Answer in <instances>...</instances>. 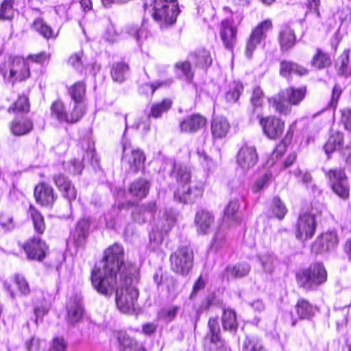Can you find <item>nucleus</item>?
I'll return each instance as SVG.
<instances>
[{
  "mask_svg": "<svg viewBox=\"0 0 351 351\" xmlns=\"http://www.w3.org/2000/svg\"><path fill=\"white\" fill-rule=\"evenodd\" d=\"M137 267L123 263V248L114 244L105 252L102 261L92 271L91 282L95 289L103 295L111 294L117 289L116 304L123 313L135 310L138 291L134 286L137 282Z\"/></svg>",
  "mask_w": 351,
  "mask_h": 351,
  "instance_id": "f257e3e1",
  "label": "nucleus"
},
{
  "mask_svg": "<svg viewBox=\"0 0 351 351\" xmlns=\"http://www.w3.org/2000/svg\"><path fill=\"white\" fill-rule=\"evenodd\" d=\"M306 88L289 87L281 90L278 95L269 99V104L281 114L287 115L291 111V106H298L305 98Z\"/></svg>",
  "mask_w": 351,
  "mask_h": 351,
  "instance_id": "f03ea898",
  "label": "nucleus"
},
{
  "mask_svg": "<svg viewBox=\"0 0 351 351\" xmlns=\"http://www.w3.org/2000/svg\"><path fill=\"white\" fill-rule=\"evenodd\" d=\"M324 206L315 203L310 210H304L298 219L296 224V238L302 241L312 238L316 229L315 217L322 213Z\"/></svg>",
  "mask_w": 351,
  "mask_h": 351,
  "instance_id": "7ed1b4c3",
  "label": "nucleus"
},
{
  "mask_svg": "<svg viewBox=\"0 0 351 351\" xmlns=\"http://www.w3.org/2000/svg\"><path fill=\"white\" fill-rule=\"evenodd\" d=\"M180 9L177 0H154L152 16L161 27L176 23Z\"/></svg>",
  "mask_w": 351,
  "mask_h": 351,
  "instance_id": "20e7f679",
  "label": "nucleus"
},
{
  "mask_svg": "<svg viewBox=\"0 0 351 351\" xmlns=\"http://www.w3.org/2000/svg\"><path fill=\"white\" fill-rule=\"evenodd\" d=\"M0 73L10 82H21L29 77V66L23 58H9L8 61L0 64Z\"/></svg>",
  "mask_w": 351,
  "mask_h": 351,
  "instance_id": "39448f33",
  "label": "nucleus"
},
{
  "mask_svg": "<svg viewBox=\"0 0 351 351\" xmlns=\"http://www.w3.org/2000/svg\"><path fill=\"white\" fill-rule=\"evenodd\" d=\"M297 279L300 286L313 289L326 282L327 271L322 263H315L298 273Z\"/></svg>",
  "mask_w": 351,
  "mask_h": 351,
  "instance_id": "423d86ee",
  "label": "nucleus"
},
{
  "mask_svg": "<svg viewBox=\"0 0 351 351\" xmlns=\"http://www.w3.org/2000/svg\"><path fill=\"white\" fill-rule=\"evenodd\" d=\"M193 254L187 247L178 248L170 256L171 268L176 273L187 274L193 267Z\"/></svg>",
  "mask_w": 351,
  "mask_h": 351,
  "instance_id": "0eeeda50",
  "label": "nucleus"
},
{
  "mask_svg": "<svg viewBox=\"0 0 351 351\" xmlns=\"http://www.w3.org/2000/svg\"><path fill=\"white\" fill-rule=\"evenodd\" d=\"M272 23L269 19L265 20L258 24L252 29L245 45V56L250 59L256 47L267 37V33L271 29Z\"/></svg>",
  "mask_w": 351,
  "mask_h": 351,
  "instance_id": "6e6552de",
  "label": "nucleus"
},
{
  "mask_svg": "<svg viewBox=\"0 0 351 351\" xmlns=\"http://www.w3.org/2000/svg\"><path fill=\"white\" fill-rule=\"evenodd\" d=\"M332 191L342 199H347L350 195V184L343 170L330 169L327 173Z\"/></svg>",
  "mask_w": 351,
  "mask_h": 351,
  "instance_id": "1a4fd4ad",
  "label": "nucleus"
},
{
  "mask_svg": "<svg viewBox=\"0 0 351 351\" xmlns=\"http://www.w3.org/2000/svg\"><path fill=\"white\" fill-rule=\"evenodd\" d=\"M145 161V156L142 150L132 149L126 142L123 143L122 163L127 165L130 171L138 172L143 167Z\"/></svg>",
  "mask_w": 351,
  "mask_h": 351,
  "instance_id": "9d476101",
  "label": "nucleus"
},
{
  "mask_svg": "<svg viewBox=\"0 0 351 351\" xmlns=\"http://www.w3.org/2000/svg\"><path fill=\"white\" fill-rule=\"evenodd\" d=\"M204 191L203 184L196 183L193 186L183 184L179 186L175 193V199L184 204H192L202 197Z\"/></svg>",
  "mask_w": 351,
  "mask_h": 351,
  "instance_id": "9b49d317",
  "label": "nucleus"
},
{
  "mask_svg": "<svg viewBox=\"0 0 351 351\" xmlns=\"http://www.w3.org/2000/svg\"><path fill=\"white\" fill-rule=\"evenodd\" d=\"M209 332L204 343L206 351H224L219 337L220 328L217 319L210 318L208 321Z\"/></svg>",
  "mask_w": 351,
  "mask_h": 351,
  "instance_id": "f8f14e48",
  "label": "nucleus"
},
{
  "mask_svg": "<svg viewBox=\"0 0 351 351\" xmlns=\"http://www.w3.org/2000/svg\"><path fill=\"white\" fill-rule=\"evenodd\" d=\"M259 123L264 134L271 139L280 137L285 128V122L274 116L262 117Z\"/></svg>",
  "mask_w": 351,
  "mask_h": 351,
  "instance_id": "ddd939ff",
  "label": "nucleus"
},
{
  "mask_svg": "<svg viewBox=\"0 0 351 351\" xmlns=\"http://www.w3.org/2000/svg\"><path fill=\"white\" fill-rule=\"evenodd\" d=\"M238 165L244 170L252 168L258 161V154L254 146L245 145L237 154Z\"/></svg>",
  "mask_w": 351,
  "mask_h": 351,
  "instance_id": "4468645a",
  "label": "nucleus"
},
{
  "mask_svg": "<svg viewBox=\"0 0 351 351\" xmlns=\"http://www.w3.org/2000/svg\"><path fill=\"white\" fill-rule=\"evenodd\" d=\"M237 29L234 25L233 19H226L221 21L220 36L226 49H232L237 40Z\"/></svg>",
  "mask_w": 351,
  "mask_h": 351,
  "instance_id": "2eb2a0df",
  "label": "nucleus"
},
{
  "mask_svg": "<svg viewBox=\"0 0 351 351\" xmlns=\"http://www.w3.org/2000/svg\"><path fill=\"white\" fill-rule=\"evenodd\" d=\"M23 248L29 258L38 261H41L45 257L47 250L45 243L35 237L26 242Z\"/></svg>",
  "mask_w": 351,
  "mask_h": 351,
  "instance_id": "dca6fc26",
  "label": "nucleus"
},
{
  "mask_svg": "<svg viewBox=\"0 0 351 351\" xmlns=\"http://www.w3.org/2000/svg\"><path fill=\"white\" fill-rule=\"evenodd\" d=\"M215 221V217L208 210L198 211L195 217V226L198 234H207L210 232Z\"/></svg>",
  "mask_w": 351,
  "mask_h": 351,
  "instance_id": "f3484780",
  "label": "nucleus"
},
{
  "mask_svg": "<svg viewBox=\"0 0 351 351\" xmlns=\"http://www.w3.org/2000/svg\"><path fill=\"white\" fill-rule=\"evenodd\" d=\"M338 243L337 235L335 232L329 231L319 237L313 245V250L316 253L333 250Z\"/></svg>",
  "mask_w": 351,
  "mask_h": 351,
  "instance_id": "a211bd4d",
  "label": "nucleus"
},
{
  "mask_svg": "<svg viewBox=\"0 0 351 351\" xmlns=\"http://www.w3.org/2000/svg\"><path fill=\"white\" fill-rule=\"evenodd\" d=\"M315 308L307 300L300 299L294 307V312L291 313L292 317V326H295L298 319H309L315 314Z\"/></svg>",
  "mask_w": 351,
  "mask_h": 351,
  "instance_id": "6ab92c4d",
  "label": "nucleus"
},
{
  "mask_svg": "<svg viewBox=\"0 0 351 351\" xmlns=\"http://www.w3.org/2000/svg\"><path fill=\"white\" fill-rule=\"evenodd\" d=\"M34 196L38 203L45 206H51L56 198L52 187L45 183L35 187Z\"/></svg>",
  "mask_w": 351,
  "mask_h": 351,
  "instance_id": "aec40b11",
  "label": "nucleus"
},
{
  "mask_svg": "<svg viewBox=\"0 0 351 351\" xmlns=\"http://www.w3.org/2000/svg\"><path fill=\"white\" fill-rule=\"evenodd\" d=\"M53 182L58 189L62 193L64 197L70 202L76 199L77 191L67 178L62 174H58L53 177Z\"/></svg>",
  "mask_w": 351,
  "mask_h": 351,
  "instance_id": "412c9836",
  "label": "nucleus"
},
{
  "mask_svg": "<svg viewBox=\"0 0 351 351\" xmlns=\"http://www.w3.org/2000/svg\"><path fill=\"white\" fill-rule=\"evenodd\" d=\"M77 115L69 116L66 112L64 104L60 101H54L51 106V117L57 119L60 123H75L77 122V119L80 114V111H78Z\"/></svg>",
  "mask_w": 351,
  "mask_h": 351,
  "instance_id": "4be33fe9",
  "label": "nucleus"
},
{
  "mask_svg": "<svg viewBox=\"0 0 351 351\" xmlns=\"http://www.w3.org/2000/svg\"><path fill=\"white\" fill-rule=\"evenodd\" d=\"M206 123V119L199 114H193L184 119L180 125V130L184 132H195L202 129Z\"/></svg>",
  "mask_w": 351,
  "mask_h": 351,
  "instance_id": "5701e85b",
  "label": "nucleus"
},
{
  "mask_svg": "<svg viewBox=\"0 0 351 351\" xmlns=\"http://www.w3.org/2000/svg\"><path fill=\"white\" fill-rule=\"evenodd\" d=\"M83 315V307L81 299L78 296L71 298L67 304V317L70 323L79 322Z\"/></svg>",
  "mask_w": 351,
  "mask_h": 351,
  "instance_id": "b1692460",
  "label": "nucleus"
},
{
  "mask_svg": "<svg viewBox=\"0 0 351 351\" xmlns=\"http://www.w3.org/2000/svg\"><path fill=\"white\" fill-rule=\"evenodd\" d=\"M230 130V124L225 117H218L213 119L211 132L213 138H222L225 137Z\"/></svg>",
  "mask_w": 351,
  "mask_h": 351,
  "instance_id": "393cba45",
  "label": "nucleus"
},
{
  "mask_svg": "<svg viewBox=\"0 0 351 351\" xmlns=\"http://www.w3.org/2000/svg\"><path fill=\"white\" fill-rule=\"evenodd\" d=\"M156 209V204L150 203L148 205H140L135 207L132 211V217L134 220L138 223L145 222L148 217L153 215Z\"/></svg>",
  "mask_w": 351,
  "mask_h": 351,
  "instance_id": "a878e982",
  "label": "nucleus"
},
{
  "mask_svg": "<svg viewBox=\"0 0 351 351\" xmlns=\"http://www.w3.org/2000/svg\"><path fill=\"white\" fill-rule=\"evenodd\" d=\"M11 131L15 136H23L28 134L33 129V123L29 119H15L12 122Z\"/></svg>",
  "mask_w": 351,
  "mask_h": 351,
  "instance_id": "bb28decb",
  "label": "nucleus"
},
{
  "mask_svg": "<svg viewBox=\"0 0 351 351\" xmlns=\"http://www.w3.org/2000/svg\"><path fill=\"white\" fill-rule=\"evenodd\" d=\"M32 27L35 32L47 40L56 38L57 36V33L52 29L43 19L38 18L35 19Z\"/></svg>",
  "mask_w": 351,
  "mask_h": 351,
  "instance_id": "cd10ccee",
  "label": "nucleus"
},
{
  "mask_svg": "<svg viewBox=\"0 0 351 351\" xmlns=\"http://www.w3.org/2000/svg\"><path fill=\"white\" fill-rule=\"evenodd\" d=\"M89 227L90 221L88 219H82L78 221L74 234V241L78 247L84 245Z\"/></svg>",
  "mask_w": 351,
  "mask_h": 351,
  "instance_id": "c85d7f7f",
  "label": "nucleus"
},
{
  "mask_svg": "<svg viewBox=\"0 0 351 351\" xmlns=\"http://www.w3.org/2000/svg\"><path fill=\"white\" fill-rule=\"evenodd\" d=\"M280 74L283 76L294 73L299 75H304L308 73V70L294 62L282 61L280 63Z\"/></svg>",
  "mask_w": 351,
  "mask_h": 351,
  "instance_id": "c756f323",
  "label": "nucleus"
},
{
  "mask_svg": "<svg viewBox=\"0 0 351 351\" xmlns=\"http://www.w3.org/2000/svg\"><path fill=\"white\" fill-rule=\"evenodd\" d=\"M149 183L144 179H138L131 184L130 192L138 198L145 197L149 190Z\"/></svg>",
  "mask_w": 351,
  "mask_h": 351,
  "instance_id": "7c9ffc66",
  "label": "nucleus"
},
{
  "mask_svg": "<svg viewBox=\"0 0 351 351\" xmlns=\"http://www.w3.org/2000/svg\"><path fill=\"white\" fill-rule=\"evenodd\" d=\"M280 43L284 51H287L293 47L295 43L293 31L288 27L283 28L280 33Z\"/></svg>",
  "mask_w": 351,
  "mask_h": 351,
  "instance_id": "2f4dec72",
  "label": "nucleus"
},
{
  "mask_svg": "<svg viewBox=\"0 0 351 351\" xmlns=\"http://www.w3.org/2000/svg\"><path fill=\"white\" fill-rule=\"evenodd\" d=\"M251 267L248 263H242L235 265H230L226 267L228 276L232 278H242L247 276L250 271Z\"/></svg>",
  "mask_w": 351,
  "mask_h": 351,
  "instance_id": "473e14b6",
  "label": "nucleus"
},
{
  "mask_svg": "<svg viewBox=\"0 0 351 351\" xmlns=\"http://www.w3.org/2000/svg\"><path fill=\"white\" fill-rule=\"evenodd\" d=\"M173 173L180 186L190 183L191 173L190 169L184 165H175Z\"/></svg>",
  "mask_w": 351,
  "mask_h": 351,
  "instance_id": "72a5a7b5",
  "label": "nucleus"
},
{
  "mask_svg": "<svg viewBox=\"0 0 351 351\" xmlns=\"http://www.w3.org/2000/svg\"><path fill=\"white\" fill-rule=\"evenodd\" d=\"M222 325L226 330L235 331L237 329L238 324L236 313L233 310L226 309L222 316Z\"/></svg>",
  "mask_w": 351,
  "mask_h": 351,
  "instance_id": "f704fd0d",
  "label": "nucleus"
},
{
  "mask_svg": "<svg viewBox=\"0 0 351 351\" xmlns=\"http://www.w3.org/2000/svg\"><path fill=\"white\" fill-rule=\"evenodd\" d=\"M331 61L328 55L317 49L316 53L313 57L311 65L315 69H321L330 65Z\"/></svg>",
  "mask_w": 351,
  "mask_h": 351,
  "instance_id": "c9c22d12",
  "label": "nucleus"
},
{
  "mask_svg": "<svg viewBox=\"0 0 351 351\" xmlns=\"http://www.w3.org/2000/svg\"><path fill=\"white\" fill-rule=\"evenodd\" d=\"M243 351H267L262 341L257 337L248 336L243 343Z\"/></svg>",
  "mask_w": 351,
  "mask_h": 351,
  "instance_id": "e433bc0d",
  "label": "nucleus"
},
{
  "mask_svg": "<svg viewBox=\"0 0 351 351\" xmlns=\"http://www.w3.org/2000/svg\"><path fill=\"white\" fill-rule=\"evenodd\" d=\"M128 72V65L122 62H118L112 65L111 76L114 82H123L125 79Z\"/></svg>",
  "mask_w": 351,
  "mask_h": 351,
  "instance_id": "4c0bfd02",
  "label": "nucleus"
},
{
  "mask_svg": "<svg viewBox=\"0 0 351 351\" xmlns=\"http://www.w3.org/2000/svg\"><path fill=\"white\" fill-rule=\"evenodd\" d=\"M258 259L265 273L271 274L274 271L277 259L273 254L265 253L261 254L258 256Z\"/></svg>",
  "mask_w": 351,
  "mask_h": 351,
  "instance_id": "58836bf2",
  "label": "nucleus"
},
{
  "mask_svg": "<svg viewBox=\"0 0 351 351\" xmlns=\"http://www.w3.org/2000/svg\"><path fill=\"white\" fill-rule=\"evenodd\" d=\"M342 141V134L339 132H335L331 134L324 147L326 154L329 156L330 153L339 149L341 145Z\"/></svg>",
  "mask_w": 351,
  "mask_h": 351,
  "instance_id": "ea45409f",
  "label": "nucleus"
},
{
  "mask_svg": "<svg viewBox=\"0 0 351 351\" xmlns=\"http://www.w3.org/2000/svg\"><path fill=\"white\" fill-rule=\"evenodd\" d=\"M29 212L35 231L38 234H43L46 228L43 216L32 206Z\"/></svg>",
  "mask_w": 351,
  "mask_h": 351,
  "instance_id": "a19ab883",
  "label": "nucleus"
},
{
  "mask_svg": "<svg viewBox=\"0 0 351 351\" xmlns=\"http://www.w3.org/2000/svg\"><path fill=\"white\" fill-rule=\"evenodd\" d=\"M172 102L170 99H165L160 103L154 104L151 108V112L147 118L149 120V117L158 118L165 112H167L171 108Z\"/></svg>",
  "mask_w": 351,
  "mask_h": 351,
  "instance_id": "79ce46f5",
  "label": "nucleus"
},
{
  "mask_svg": "<svg viewBox=\"0 0 351 351\" xmlns=\"http://www.w3.org/2000/svg\"><path fill=\"white\" fill-rule=\"evenodd\" d=\"M243 90V87L242 84L238 82H234L226 93L225 98L226 101L228 103L236 102L239 99Z\"/></svg>",
  "mask_w": 351,
  "mask_h": 351,
  "instance_id": "37998d69",
  "label": "nucleus"
},
{
  "mask_svg": "<svg viewBox=\"0 0 351 351\" xmlns=\"http://www.w3.org/2000/svg\"><path fill=\"white\" fill-rule=\"evenodd\" d=\"M349 305L343 307H335L334 317L338 328L345 327L348 322Z\"/></svg>",
  "mask_w": 351,
  "mask_h": 351,
  "instance_id": "c03bdc74",
  "label": "nucleus"
},
{
  "mask_svg": "<svg viewBox=\"0 0 351 351\" xmlns=\"http://www.w3.org/2000/svg\"><path fill=\"white\" fill-rule=\"evenodd\" d=\"M14 0H0V19L11 20L14 16L13 3Z\"/></svg>",
  "mask_w": 351,
  "mask_h": 351,
  "instance_id": "a18cd8bd",
  "label": "nucleus"
},
{
  "mask_svg": "<svg viewBox=\"0 0 351 351\" xmlns=\"http://www.w3.org/2000/svg\"><path fill=\"white\" fill-rule=\"evenodd\" d=\"M271 210L274 215L279 219L284 218L287 213V208L284 202L278 197H275L271 205Z\"/></svg>",
  "mask_w": 351,
  "mask_h": 351,
  "instance_id": "49530a36",
  "label": "nucleus"
},
{
  "mask_svg": "<svg viewBox=\"0 0 351 351\" xmlns=\"http://www.w3.org/2000/svg\"><path fill=\"white\" fill-rule=\"evenodd\" d=\"M195 63L201 67H208L213 62L210 52L205 49H200L195 53Z\"/></svg>",
  "mask_w": 351,
  "mask_h": 351,
  "instance_id": "de8ad7c7",
  "label": "nucleus"
},
{
  "mask_svg": "<svg viewBox=\"0 0 351 351\" xmlns=\"http://www.w3.org/2000/svg\"><path fill=\"white\" fill-rule=\"evenodd\" d=\"M176 71L178 75L191 81L193 78L191 64L188 61L178 62L175 65Z\"/></svg>",
  "mask_w": 351,
  "mask_h": 351,
  "instance_id": "09e8293b",
  "label": "nucleus"
},
{
  "mask_svg": "<svg viewBox=\"0 0 351 351\" xmlns=\"http://www.w3.org/2000/svg\"><path fill=\"white\" fill-rule=\"evenodd\" d=\"M174 220L173 218L167 219V225L165 224L162 228V231L160 233H158L157 231L153 230V232L150 234V241L152 242H156V243H160L164 239L165 233H167L171 228L173 225Z\"/></svg>",
  "mask_w": 351,
  "mask_h": 351,
  "instance_id": "8fccbe9b",
  "label": "nucleus"
},
{
  "mask_svg": "<svg viewBox=\"0 0 351 351\" xmlns=\"http://www.w3.org/2000/svg\"><path fill=\"white\" fill-rule=\"evenodd\" d=\"M86 87L83 82H77L69 88V94L74 101H82Z\"/></svg>",
  "mask_w": 351,
  "mask_h": 351,
  "instance_id": "3c124183",
  "label": "nucleus"
},
{
  "mask_svg": "<svg viewBox=\"0 0 351 351\" xmlns=\"http://www.w3.org/2000/svg\"><path fill=\"white\" fill-rule=\"evenodd\" d=\"M239 201L237 199H233L229 202L228 206L225 209V216L228 219H232L234 221L239 222L240 221L239 217H238L236 214L239 210Z\"/></svg>",
  "mask_w": 351,
  "mask_h": 351,
  "instance_id": "603ef678",
  "label": "nucleus"
},
{
  "mask_svg": "<svg viewBox=\"0 0 351 351\" xmlns=\"http://www.w3.org/2000/svg\"><path fill=\"white\" fill-rule=\"evenodd\" d=\"M349 49L344 50L338 59V72L341 75H346L347 73V66L349 62Z\"/></svg>",
  "mask_w": 351,
  "mask_h": 351,
  "instance_id": "864d4df0",
  "label": "nucleus"
},
{
  "mask_svg": "<svg viewBox=\"0 0 351 351\" xmlns=\"http://www.w3.org/2000/svg\"><path fill=\"white\" fill-rule=\"evenodd\" d=\"M292 135L293 132L289 130L287 132L285 138L277 145L275 151L274 152L273 154L276 157L280 156L286 151L287 145L290 142Z\"/></svg>",
  "mask_w": 351,
  "mask_h": 351,
  "instance_id": "5fc2aeb1",
  "label": "nucleus"
},
{
  "mask_svg": "<svg viewBox=\"0 0 351 351\" xmlns=\"http://www.w3.org/2000/svg\"><path fill=\"white\" fill-rule=\"evenodd\" d=\"M29 105L28 103V99L25 96L23 95L19 97L17 101L14 104L12 110L14 112H25L29 111Z\"/></svg>",
  "mask_w": 351,
  "mask_h": 351,
  "instance_id": "6e6d98bb",
  "label": "nucleus"
},
{
  "mask_svg": "<svg viewBox=\"0 0 351 351\" xmlns=\"http://www.w3.org/2000/svg\"><path fill=\"white\" fill-rule=\"evenodd\" d=\"M118 341L124 348H132L136 345V340L125 332H121L118 336Z\"/></svg>",
  "mask_w": 351,
  "mask_h": 351,
  "instance_id": "4d7b16f0",
  "label": "nucleus"
},
{
  "mask_svg": "<svg viewBox=\"0 0 351 351\" xmlns=\"http://www.w3.org/2000/svg\"><path fill=\"white\" fill-rule=\"evenodd\" d=\"M271 173L269 172L266 173L263 176L259 178L255 182L253 190L254 192L258 193L264 189L267 185L269 180L271 179Z\"/></svg>",
  "mask_w": 351,
  "mask_h": 351,
  "instance_id": "13d9d810",
  "label": "nucleus"
},
{
  "mask_svg": "<svg viewBox=\"0 0 351 351\" xmlns=\"http://www.w3.org/2000/svg\"><path fill=\"white\" fill-rule=\"evenodd\" d=\"M15 285L22 295H27L29 293V285L26 279L21 276H16L15 278Z\"/></svg>",
  "mask_w": 351,
  "mask_h": 351,
  "instance_id": "bf43d9fd",
  "label": "nucleus"
},
{
  "mask_svg": "<svg viewBox=\"0 0 351 351\" xmlns=\"http://www.w3.org/2000/svg\"><path fill=\"white\" fill-rule=\"evenodd\" d=\"M0 226L5 230H12L14 227L13 217L8 213L0 214Z\"/></svg>",
  "mask_w": 351,
  "mask_h": 351,
  "instance_id": "052dcab7",
  "label": "nucleus"
},
{
  "mask_svg": "<svg viewBox=\"0 0 351 351\" xmlns=\"http://www.w3.org/2000/svg\"><path fill=\"white\" fill-rule=\"evenodd\" d=\"M83 53L82 52H78L76 53L72 56L69 59V64H71L73 68H75L76 70H81L82 69V64H83Z\"/></svg>",
  "mask_w": 351,
  "mask_h": 351,
  "instance_id": "680f3d73",
  "label": "nucleus"
},
{
  "mask_svg": "<svg viewBox=\"0 0 351 351\" xmlns=\"http://www.w3.org/2000/svg\"><path fill=\"white\" fill-rule=\"evenodd\" d=\"M178 307L172 306L161 311V317L167 322H171L176 317Z\"/></svg>",
  "mask_w": 351,
  "mask_h": 351,
  "instance_id": "e2e57ef3",
  "label": "nucleus"
},
{
  "mask_svg": "<svg viewBox=\"0 0 351 351\" xmlns=\"http://www.w3.org/2000/svg\"><path fill=\"white\" fill-rule=\"evenodd\" d=\"M263 95V90L259 87H256L254 89L251 99L254 106L258 107L261 106Z\"/></svg>",
  "mask_w": 351,
  "mask_h": 351,
  "instance_id": "0e129e2a",
  "label": "nucleus"
},
{
  "mask_svg": "<svg viewBox=\"0 0 351 351\" xmlns=\"http://www.w3.org/2000/svg\"><path fill=\"white\" fill-rule=\"evenodd\" d=\"M66 343L62 338H55L53 341L52 350L51 351H66Z\"/></svg>",
  "mask_w": 351,
  "mask_h": 351,
  "instance_id": "69168bd1",
  "label": "nucleus"
},
{
  "mask_svg": "<svg viewBox=\"0 0 351 351\" xmlns=\"http://www.w3.org/2000/svg\"><path fill=\"white\" fill-rule=\"evenodd\" d=\"M341 94V89L339 86L335 85L332 89L331 100L329 104L330 107L335 108Z\"/></svg>",
  "mask_w": 351,
  "mask_h": 351,
  "instance_id": "338daca9",
  "label": "nucleus"
},
{
  "mask_svg": "<svg viewBox=\"0 0 351 351\" xmlns=\"http://www.w3.org/2000/svg\"><path fill=\"white\" fill-rule=\"evenodd\" d=\"M341 121L347 130H351V108L343 112Z\"/></svg>",
  "mask_w": 351,
  "mask_h": 351,
  "instance_id": "774afa93",
  "label": "nucleus"
}]
</instances>
